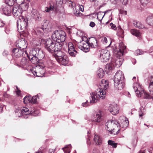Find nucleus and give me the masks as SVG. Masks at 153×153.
<instances>
[{
    "instance_id": "obj_19",
    "label": "nucleus",
    "mask_w": 153,
    "mask_h": 153,
    "mask_svg": "<svg viewBox=\"0 0 153 153\" xmlns=\"http://www.w3.org/2000/svg\"><path fill=\"white\" fill-rule=\"evenodd\" d=\"M38 68V69L37 72L38 75H37V76L42 77L43 76L45 72V70L44 68V66L39 65Z\"/></svg>"
},
{
    "instance_id": "obj_63",
    "label": "nucleus",
    "mask_w": 153,
    "mask_h": 153,
    "mask_svg": "<svg viewBox=\"0 0 153 153\" xmlns=\"http://www.w3.org/2000/svg\"><path fill=\"white\" fill-rule=\"evenodd\" d=\"M87 144L89 145H90L91 144V143L89 141V140H87Z\"/></svg>"
},
{
    "instance_id": "obj_15",
    "label": "nucleus",
    "mask_w": 153,
    "mask_h": 153,
    "mask_svg": "<svg viewBox=\"0 0 153 153\" xmlns=\"http://www.w3.org/2000/svg\"><path fill=\"white\" fill-rule=\"evenodd\" d=\"M13 55L16 58H19L22 56L25 52V53L26 52L25 51L18 48H14L13 50Z\"/></svg>"
},
{
    "instance_id": "obj_34",
    "label": "nucleus",
    "mask_w": 153,
    "mask_h": 153,
    "mask_svg": "<svg viewBox=\"0 0 153 153\" xmlns=\"http://www.w3.org/2000/svg\"><path fill=\"white\" fill-rule=\"evenodd\" d=\"M106 68L109 71L111 70L114 69V64L112 61L110 64H107L106 65Z\"/></svg>"
},
{
    "instance_id": "obj_23",
    "label": "nucleus",
    "mask_w": 153,
    "mask_h": 153,
    "mask_svg": "<svg viewBox=\"0 0 153 153\" xmlns=\"http://www.w3.org/2000/svg\"><path fill=\"white\" fill-rule=\"evenodd\" d=\"M126 48V47L124 46V45L123 43H120L119 44V52L117 53V55H120V57H122L123 55V53L124 50H125Z\"/></svg>"
},
{
    "instance_id": "obj_26",
    "label": "nucleus",
    "mask_w": 153,
    "mask_h": 153,
    "mask_svg": "<svg viewBox=\"0 0 153 153\" xmlns=\"http://www.w3.org/2000/svg\"><path fill=\"white\" fill-rule=\"evenodd\" d=\"M87 44L86 43V44L83 43V46L78 45V48L85 52H88L90 50V48L88 45L87 47Z\"/></svg>"
},
{
    "instance_id": "obj_16",
    "label": "nucleus",
    "mask_w": 153,
    "mask_h": 153,
    "mask_svg": "<svg viewBox=\"0 0 153 153\" xmlns=\"http://www.w3.org/2000/svg\"><path fill=\"white\" fill-rule=\"evenodd\" d=\"M109 110L113 115H115L118 113L119 108L117 104L112 103L110 105Z\"/></svg>"
},
{
    "instance_id": "obj_5",
    "label": "nucleus",
    "mask_w": 153,
    "mask_h": 153,
    "mask_svg": "<svg viewBox=\"0 0 153 153\" xmlns=\"http://www.w3.org/2000/svg\"><path fill=\"white\" fill-rule=\"evenodd\" d=\"M133 88L138 97L140 96V97H142L144 99L153 100V95L150 93V94H149L148 93L145 92L143 88L139 83H134Z\"/></svg>"
},
{
    "instance_id": "obj_37",
    "label": "nucleus",
    "mask_w": 153,
    "mask_h": 153,
    "mask_svg": "<svg viewBox=\"0 0 153 153\" xmlns=\"http://www.w3.org/2000/svg\"><path fill=\"white\" fill-rule=\"evenodd\" d=\"M15 1V0H5V2L8 6H12L14 4Z\"/></svg>"
},
{
    "instance_id": "obj_60",
    "label": "nucleus",
    "mask_w": 153,
    "mask_h": 153,
    "mask_svg": "<svg viewBox=\"0 0 153 153\" xmlns=\"http://www.w3.org/2000/svg\"><path fill=\"white\" fill-rule=\"evenodd\" d=\"M32 72H33V74L34 76H37V75H38V74H37V72L36 71H33Z\"/></svg>"
},
{
    "instance_id": "obj_51",
    "label": "nucleus",
    "mask_w": 153,
    "mask_h": 153,
    "mask_svg": "<svg viewBox=\"0 0 153 153\" xmlns=\"http://www.w3.org/2000/svg\"><path fill=\"white\" fill-rule=\"evenodd\" d=\"M56 2L57 4H62L63 3V0H56Z\"/></svg>"
},
{
    "instance_id": "obj_29",
    "label": "nucleus",
    "mask_w": 153,
    "mask_h": 153,
    "mask_svg": "<svg viewBox=\"0 0 153 153\" xmlns=\"http://www.w3.org/2000/svg\"><path fill=\"white\" fill-rule=\"evenodd\" d=\"M131 33L133 35L137 37H140L141 33L139 31L135 29H132L131 30Z\"/></svg>"
},
{
    "instance_id": "obj_13",
    "label": "nucleus",
    "mask_w": 153,
    "mask_h": 153,
    "mask_svg": "<svg viewBox=\"0 0 153 153\" xmlns=\"http://www.w3.org/2000/svg\"><path fill=\"white\" fill-rule=\"evenodd\" d=\"M68 51L70 56L75 57L78 52L75 48L74 44L71 42H69L68 44Z\"/></svg>"
},
{
    "instance_id": "obj_2",
    "label": "nucleus",
    "mask_w": 153,
    "mask_h": 153,
    "mask_svg": "<svg viewBox=\"0 0 153 153\" xmlns=\"http://www.w3.org/2000/svg\"><path fill=\"white\" fill-rule=\"evenodd\" d=\"M45 54L40 48H36L31 51V55L27 56V57L31 62L34 64L39 63L45 57Z\"/></svg>"
},
{
    "instance_id": "obj_41",
    "label": "nucleus",
    "mask_w": 153,
    "mask_h": 153,
    "mask_svg": "<svg viewBox=\"0 0 153 153\" xmlns=\"http://www.w3.org/2000/svg\"><path fill=\"white\" fill-rule=\"evenodd\" d=\"M54 8L53 5L50 4L48 7H46L45 10L46 12H49L50 11L53 10L54 9Z\"/></svg>"
},
{
    "instance_id": "obj_64",
    "label": "nucleus",
    "mask_w": 153,
    "mask_h": 153,
    "mask_svg": "<svg viewBox=\"0 0 153 153\" xmlns=\"http://www.w3.org/2000/svg\"><path fill=\"white\" fill-rule=\"evenodd\" d=\"M92 153H97V151L96 149H94Z\"/></svg>"
},
{
    "instance_id": "obj_28",
    "label": "nucleus",
    "mask_w": 153,
    "mask_h": 153,
    "mask_svg": "<svg viewBox=\"0 0 153 153\" xmlns=\"http://www.w3.org/2000/svg\"><path fill=\"white\" fill-rule=\"evenodd\" d=\"M19 5V6H20L22 10H26L27 9L28 7V4L26 2H23Z\"/></svg>"
},
{
    "instance_id": "obj_38",
    "label": "nucleus",
    "mask_w": 153,
    "mask_h": 153,
    "mask_svg": "<svg viewBox=\"0 0 153 153\" xmlns=\"http://www.w3.org/2000/svg\"><path fill=\"white\" fill-rule=\"evenodd\" d=\"M38 95H37L36 96H33L32 97H31L30 102L32 103L35 104L37 102V98L38 97Z\"/></svg>"
},
{
    "instance_id": "obj_59",
    "label": "nucleus",
    "mask_w": 153,
    "mask_h": 153,
    "mask_svg": "<svg viewBox=\"0 0 153 153\" xmlns=\"http://www.w3.org/2000/svg\"><path fill=\"white\" fill-rule=\"evenodd\" d=\"M54 151L53 149H50L49 150V153H54Z\"/></svg>"
},
{
    "instance_id": "obj_61",
    "label": "nucleus",
    "mask_w": 153,
    "mask_h": 153,
    "mask_svg": "<svg viewBox=\"0 0 153 153\" xmlns=\"http://www.w3.org/2000/svg\"><path fill=\"white\" fill-rule=\"evenodd\" d=\"M5 31L6 33L7 34L9 33V30L8 29L6 28L5 30Z\"/></svg>"
},
{
    "instance_id": "obj_17",
    "label": "nucleus",
    "mask_w": 153,
    "mask_h": 153,
    "mask_svg": "<svg viewBox=\"0 0 153 153\" xmlns=\"http://www.w3.org/2000/svg\"><path fill=\"white\" fill-rule=\"evenodd\" d=\"M0 11L2 14L7 16L11 14V9L9 6H2L1 8Z\"/></svg>"
},
{
    "instance_id": "obj_57",
    "label": "nucleus",
    "mask_w": 153,
    "mask_h": 153,
    "mask_svg": "<svg viewBox=\"0 0 153 153\" xmlns=\"http://www.w3.org/2000/svg\"><path fill=\"white\" fill-rule=\"evenodd\" d=\"M90 26L92 27H94L95 25V23L92 22H91L90 24Z\"/></svg>"
},
{
    "instance_id": "obj_11",
    "label": "nucleus",
    "mask_w": 153,
    "mask_h": 153,
    "mask_svg": "<svg viewBox=\"0 0 153 153\" xmlns=\"http://www.w3.org/2000/svg\"><path fill=\"white\" fill-rule=\"evenodd\" d=\"M110 55V52L107 50L101 51L100 55V59L103 62H107L109 59Z\"/></svg>"
},
{
    "instance_id": "obj_1",
    "label": "nucleus",
    "mask_w": 153,
    "mask_h": 153,
    "mask_svg": "<svg viewBox=\"0 0 153 153\" xmlns=\"http://www.w3.org/2000/svg\"><path fill=\"white\" fill-rule=\"evenodd\" d=\"M108 87V82L105 79H102L99 84V89L91 94L90 103L96 102L100 98L102 99L104 98L106 95V90Z\"/></svg>"
},
{
    "instance_id": "obj_46",
    "label": "nucleus",
    "mask_w": 153,
    "mask_h": 153,
    "mask_svg": "<svg viewBox=\"0 0 153 153\" xmlns=\"http://www.w3.org/2000/svg\"><path fill=\"white\" fill-rule=\"evenodd\" d=\"M110 25L112 29L114 30H117V27L115 25L113 24L112 23H111L110 24Z\"/></svg>"
},
{
    "instance_id": "obj_33",
    "label": "nucleus",
    "mask_w": 153,
    "mask_h": 153,
    "mask_svg": "<svg viewBox=\"0 0 153 153\" xmlns=\"http://www.w3.org/2000/svg\"><path fill=\"white\" fill-rule=\"evenodd\" d=\"M133 24L134 25V26L135 27L139 29H141L144 27L143 25L140 22H136L135 21H134Z\"/></svg>"
},
{
    "instance_id": "obj_14",
    "label": "nucleus",
    "mask_w": 153,
    "mask_h": 153,
    "mask_svg": "<svg viewBox=\"0 0 153 153\" xmlns=\"http://www.w3.org/2000/svg\"><path fill=\"white\" fill-rule=\"evenodd\" d=\"M22 11L20 6L15 5L13 8L12 13L14 16L20 17L22 14Z\"/></svg>"
},
{
    "instance_id": "obj_30",
    "label": "nucleus",
    "mask_w": 153,
    "mask_h": 153,
    "mask_svg": "<svg viewBox=\"0 0 153 153\" xmlns=\"http://www.w3.org/2000/svg\"><path fill=\"white\" fill-rule=\"evenodd\" d=\"M128 125V121L125 118V119L123 120V121L120 124L119 123V126H118V127L122 126V127L126 128L127 127Z\"/></svg>"
},
{
    "instance_id": "obj_12",
    "label": "nucleus",
    "mask_w": 153,
    "mask_h": 153,
    "mask_svg": "<svg viewBox=\"0 0 153 153\" xmlns=\"http://www.w3.org/2000/svg\"><path fill=\"white\" fill-rule=\"evenodd\" d=\"M16 46L17 48L22 50L25 49L27 47V44L25 40V39L22 38L19 39L16 42Z\"/></svg>"
},
{
    "instance_id": "obj_31",
    "label": "nucleus",
    "mask_w": 153,
    "mask_h": 153,
    "mask_svg": "<svg viewBox=\"0 0 153 153\" xmlns=\"http://www.w3.org/2000/svg\"><path fill=\"white\" fill-rule=\"evenodd\" d=\"M146 22L149 25L153 27V16H149L146 19Z\"/></svg>"
},
{
    "instance_id": "obj_47",
    "label": "nucleus",
    "mask_w": 153,
    "mask_h": 153,
    "mask_svg": "<svg viewBox=\"0 0 153 153\" xmlns=\"http://www.w3.org/2000/svg\"><path fill=\"white\" fill-rule=\"evenodd\" d=\"M82 105L83 107H85L90 105V104L88 102V101L87 100L86 102L82 103Z\"/></svg>"
},
{
    "instance_id": "obj_4",
    "label": "nucleus",
    "mask_w": 153,
    "mask_h": 153,
    "mask_svg": "<svg viewBox=\"0 0 153 153\" xmlns=\"http://www.w3.org/2000/svg\"><path fill=\"white\" fill-rule=\"evenodd\" d=\"M114 86L118 90L123 89L125 85V78L122 72L117 71L114 76Z\"/></svg>"
},
{
    "instance_id": "obj_54",
    "label": "nucleus",
    "mask_w": 153,
    "mask_h": 153,
    "mask_svg": "<svg viewBox=\"0 0 153 153\" xmlns=\"http://www.w3.org/2000/svg\"><path fill=\"white\" fill-rule=\"evenodd\" d=\"M79 10L82 12H83L84 10L83 7L82 5H79Z\"/></svg>"
},
{
    "instance_id": "obj_22",
    "label": "nucleus",
    "mask_w": 153,
    "mask_h": 153,
    "mask_svg": "<svg viewBox=\"0 0 153 153\" xmlns=\"http://www.w3.org/2000/svg\"><path fill=\"white\" fill-rule=\"evenodd\" d=\"M57 61L59 63L62 65H66L68 62V59L67 56L66 55Z\"/></svg>"
},
{
    "instance_id": "obj_56",
    "label": "nucleus",
    "mask_w": 153,
    "mask_h": 153,
    "mask_svg": "<svg viewBox=\"0 0 153 153\" xmlns=\"http://www.w3.org/2000/svg\"><path fill=\"white\" fill-rule=\"evenodd\" d=\"M139 116L140 117H141L143 115H144V114L142 112V111L140 110L139 111Z\"/></svg>"
},
{
    "instance_id": "obj_53",
    "label": "nucleus",
    "mask_w": 153,
    "mask_h": 153,
    "mask_svg": "<svg viewBox=\"0 0 153 153\" xmlns=\"http://www.w3.org/2000/svg\"><path fill=\"white\" fill-rule=\"evenodd\" d=\"M23 0H15L16 3H17L18 4H19L22 2H23Z\"/></svg>"
},
{
    "instance_id": "obj_48",
    "label": "nucleus",
    "mask_w": 153,
    "mask_h": 153,
    "mask_svg": "<svg viewBox=\"0 0 153 153\" xmlns=\"http://www.w3.org/2000/svg\"><path fill=\"white\" fill-rule=\"evenodd\" d=\"M111 10H106V11H105L104 12H99L98 13H97V18L98 19V16H100V15H102V14L103 13H105V14L106 13L108 12V11H110Z\"/></svg>"
},
{
    "instance_id": "obj_3",
    "label": "nucleus",
    "mask_w": 153,
    "mask_h": 153,
    "mask_svg": "<svg viewBox=\"0 0 153 153\" xmlns=\"http://www.w3.org/2000/svg\"><path fill=\"white\" fill-rule=\"evenodd\" d=\"M45 49L49 53H54L56 51L61 50L62 45L60 43L53 41L50 39H46L45 43Z\"/></svg>"
},
{
    "instance_id": "obj_24",
    "label": "nucleus",
    "mask_w": 153,
    "mask_h": 153,
    "mask_svg": "<svg viewBox=\"0 0 153 153\" xmlns=\"http://www.w3.org/2000/svg\"><path fill=\"white\" fill-rule=\"evenodd\" d=\"M122 57H120V56L119 57V59H117L116 60L114 59H112V62L114 63V67H116L117 68H118L120 67V66L122 65V62L121 61V60L120 59V58Z\"/></svg>"
},
{
    "instance_id": "obj_7",
    "label": "nucleus",
    "mask_w": 153,
    "mask_h": 153,
    "mask_svg": "<svg viewBox=\"0 0 153 153\" xmlns=\"http://www.w3.org/2000/svg\"><path fill=\"white\" fill-rule=\"evenodd\" d=\"M65 32L60 30L55 31L52 34V37L53 41L60 43L64 42L66 39Z\"/></svg>"
},
{
    "instance_id": "obj_39",
    "label": "nucleus",
    "mask_w": 153,
    "mask_h": 153,
    "mask_svg": "<svg viewBox=\"0 0 153 153\" xmlns=\"http://www.w3.org/2000/svg\"><path fill=\"white\" fill-rule=\"evenodd\" d=\"M124 32L123 30L120 27H118L117 34L121 37H122L124 36Z\"/></svg>"
},
{
    "instance_id": "obj_8",
    "label": "nucleus",
    "mask_w": 153,
    "mask_h": 153,
    "mask_svg": "<svg viewBox=\"0 0 153 153\" xmlns=\"http://www.w3.org/2000/svg\"><path fill=\"white\" fill-rule=\"evenodd\" d=\"M51 26L49 22L48 21L44 20L42 27L37 30V34L38 35L42 37L44 35L43 32L47 33L51 30Z\"/></svg>"
},
{
    "instance_id": "obj_9",
    "label": "nucleus",
    "mask_w": 153,
    "mask_h": 153,
    "mask_svg": "<svg viewBox=\"0 0 153 153\" xmlns=\"http://www.w3.org/2000/svg\"><path fill=\"white\" fill-rule=\"evenodd\" d=\"M103 115L104 112L102 111L99 110L92 115L91 120L92 122L100 123L103 120Z\"/></svg>"
},
{
    "instance_id": "obj_6",
    "label": "nucleus",
    "mask_w": 153,
    "mask_h": 153,
    "mask_svg": "<svg viewBox=\"0 0 153 153\" xmlns=\"http://www.w3.org/2000/svg\"><path fill=\"white\" fill-rule=\"evenodd\" d=\"M118 126H119V123L117 121L110 120L106 123L105 128L111 134H112V133L114 132V130H117L116 133V134H117L119 133L120 130V128H118Z\"/></svg>"
},
{
    "instance_id": "obj_18",
    "label": "nucleus",
    "mask_w": 153,
    "mask_h": 153,
    "mask_svg": "<svg viewBox=\"0 0 153 153\" xmlns=\"http://www.w3.org/2000/svg\"><path fill=\"white\" fill-rule=\"evenodd\" d=\"M22 17V20L20 21V29L22 30V31H23L27 28V27L28 25L27 19L22 18V16H21Z\"/></svg>"
},
{
    "instance_id": "obj_42",
    "label": "nucleus",
    "mask_w": 153,
    "mask_h": 153,
    "mask_svg": "<svg viewBox=\"0 0 153 153\" xmlns=\"http://www.w3.org/2000/svg\"><path fill=\"white\" fill-rule=\"evenodd\" d=\"M31 99V96H25L23 99L24 102L25 103H26L28 101L30 102V100Z\"/></svg>"
},
{
    "instance_id": "obj_58",
    "label": "nucleus",
    "mask_w": 153,
    "mask_h": 153,
    "mask_svg": "<svg viewBox=\"0 0 153 153\" xmlns=\"http://www.w3.org/2000/svg\"><path fill=\"white\" fill-rule=\"evenodd\" d=\"M21 94V91L20 90L18 89L16 91V94L17 95L19 96Z\"/></svg>"
},
{
    "instance_id": "obj_62",
    "label": "nucleus",
    "mask_w": 153,
    "mask_h": 153,
    "mask_svg": "<svg viewBox=\"0 0 153 153\" xmlns=\"http://www.w3.org/2000/svg\"><path fill=\"white\" fill-rule=\"evenodd\" d=\"M102 15H100V16H98V17H102V18L101 19H100L99 20V21L101 22L102 19H103V18L104 16H105V14H104L102 16H102Z\"/></svg>"
},
{
    "instance_id": "obj_32",
    "label": "nucleus",
    "mask_w": 153,
    "mask_h": 153,
    "mask_svg": "<svg viewBox=\"0 0 153 153\" xmlns=\"http://www.w3.org/2000/svg\"><path fill=\"white\" fill-rule=\"evenodd\" d=\"M104 71L101 68H100L97 71V76L100 78H102L104 76Z\"/></svg>"
},
{
    "instance_id": "obj_20",
    "label": "nucleus",
    "mask_w": 153,
    "mask_h": 153,
    "mask_svg": "<svg viewBox=\"0 0 153 153\" xmlns=\"http://www.w3.org/2000/svg\"><path fill=\"white\" fill-rule=\"evenodd\" d=\"M31 16L36 20H39L41 18L39 12L36 10L33 9L32 10Z\"/></svg>"
},
{
    "instance_id": "obj_45",
    "label": "nucleus",
    "mask_w": 153,
    "mask_h": 153,
    "mask_svg": "<svg viewBox=\"0 0 153 153\" xmlns=\"http://www.w3.org/2000/svg\"><path fill=\"white\" fill-rule=\"evenodd\" d=\"M86 43H87L88 45V46L89 47V48H95V46L93 44V43L92 42L90 43L88 42H86Z\"/></svg>"
},
{
    "instance_id": "obj_40",
    "label": "nucleus",
    "mask_w": 153,
    "mask_h": 153,
    "mask_svg": "<svg viewBox=\"0 0 153 153\" xmlns=\"http://www.w3.org/2000/svg\"><path fill=\"white\" fill-rule=\"evenodd\" d=\"M71 148L72 147L71 145L69 144L67 146H66L65 147L62 148V149L63 150L65 153L66 152V150H65L64 149H66L67 151L68 152L67 153H70V150L71 149Z\"/></svg>"
},
{
    "instance_id": "obj_10",
    "label": "nucleus",
    "mask_w": 153,
    "mask_h": 153,
    "mask_svg": "<svg viewBox=\"0 0 153 153\" xmlns=\"http://www.w3.org/2000/svg\"><path fill=\"white\" fill-rule=\"evenodd\" d=\"M21 113V115H31L34 116H37L39 114V111L38 110H32L30 111L29 109L26 107H23L19 112Z\"/></svg>"
},
{
    "instance_id": "obj_25",
    "label": "nucleus",
    "mask_w": 153,
    "mask_h": 153,
    "mask_svg": "<svg viewBox=\"0 0 153 153\" xmlns=\"http://www.w3.org/2000/svg\"><path fill=\"white\" fill-rule=\"evenodd\" d=\"M149 80L150 82L149 87L150 93L153 95V76H150L149 78Z\"/></svg>"
},
{
    "instance_id": "obj_44",
    "label": "nucleus",
    "mask_w": 153,
    "mask_h": 153,
    "mask_svg": "<svg viewBox=\"0 0 153 153\" xmlns=\"http://www.w3.org/2000/svg\"><path fill=\"white\" fill-rule=\"evenodd\" d=\"M143 52L141 50L138 49L135 52V54L136 55H138L143 54Z\"/></svg>"
},
{
    "instance_id": "obj_35",
    "label": "nucleus",
    "mask_w": 153,
    "mask_h": 153,
    "mask_svg": "<svg viewBox=\"0 0 153 153\" xmlns=\"http://www.w3.org/2000/svg\"><path fill=\"white\" fill-rule=\"evenodd\" d=\"M28 61L25 58H23L20 62V64L22 66H25L28 65Z\"/></svg>"
},
{
    "instance_id": "obj_21",
    "label": "nucleus",
    "mask_w": 153,
    "mask_h": 153,
    "mask_svg": "<svg viewBox=\"0 0 153 153\" xmlns=\"http://www.w3.org/2000/svg\"><path fill=\"white\" fill-rule=\"evenodd\" d=\"M61 50H58L54 53L57 60L62 58L63 57L66 55L65 53L62 52Z\"/></svg>"
},
{
    "instance_id": "obj_43",
    "label": "nucleus",
    "mask_w": 153,
    "mask_h": 153,
    "mask_svg": "<svg viewBox=\"0 0 153 153\" xmlns=\"http://www.w3.org/2000/svg\"><path fill=\"white\" fill-rule=\"evenodd\" d=\"M142 5L144 6L148 2L149 0H139Z\"/></svg>"
},
{
    "instance_id": "obj_50",
    "label": "nucleus",
    "mask_w": 153,
    "mask_h": 153,
    "mask_svg": "<svg viewBox=\"0 0 153 153\" xmlns=\"http://www.w3.org/2000/svg\"><path fill=\"white\" fill-rule=\"evenodd\" d=\"M74 14L76 16H79L81 13L80 12L79 10H75L74 11Z\"/></svg>"
},
{
    "instance_id": "obj_27",
    "label": "nucleus",
    "mask_w": 153,
    "mask_h": 153,
    "mask_svg": "<svg viewBox=\"0 0 153 153\" xmlns=\"http://www.w3.org/2000/svg\"><path fill=\"white\" fill-rule=\"evenodd\" d=\"M94 141L96 145H100L102 144L101 138L98 136L95 135L94 138Z\"/></svg>"
},
{
    "instance_id": "obj_55",
    "label": "nucleus",
    "mask_w": 153,
    "mask_h": 153,
    "mask_svg": "<svg viewBox=\"0 0 153 153\" xmlns=\"http://www.w3.org/2000/svg\"><path fill=\"white\" fill-rule=\"evenodd\" d=\"M102 40L103 42H105V43L107 42V39L106 37H103L102 39Z\"/></svg>"
},
{
    "instance_id": "obj_52",
    "label": "nucleus",
    "mask_w": 153,
    "mask_h": 153,
    "mask_svg": "<svg viewBox=\"0 0 153 153\" xmlns=\"http://www.w3.org/2000/svg\"><path fill=\"white\" fill-rule=\"evenodd\" d=\"M3 55L4 56H6L8 55V52L7 51L4 50L2 53Z\"/></svg>"
},
{
    "instance_id": "obj_49",
    "label": "nucleus",
    "mask_w": 153,
    "mask_h": 153,
    "mask_svg": "<svg viewBox=\"0 0 153 153\" xmlns=\"http://www.w3.org/2000/svg\"><path fill=\"white\" fill-rule=\"evenodd\" d=\"M3 96L5 98H9L10 97V95L7 94L6 92H4L3 94Z\"/></svg>"
},
{
    "instance_id": "obj_36",
    "label": "nucleus",
    "mask_w": 153,
    "mask_h": 153,
    "mask_svg": "<svg viewBox=\"0 0 153 153\" xmlns=\"http://www.w3.org/2000/svg\"><path fill=\"white\" fill-rule=\"evenodd\" d=\"M108 145L112 146V147L114 148H116L117 145V143H115L114 141L110 140L108 141Z\"/></svg>"
}]
</instances>
